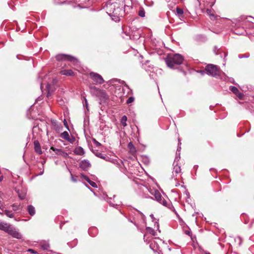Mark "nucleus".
Instances as JSON below:
<instances>
[{
    "label": "nucleus",
    "instance_id": "obj_1",
    "mask_svg": "<svg viewBox=\"0 0 254 254\" xmlns=\"http://www.w3.org/2000/svg\"><path fill=\"white\" fill-rule=\"evenodd\" d=\"M184 61L183 57L180 54L168 56L166 59L167 65L172 68H176V66L182 64Z\"/></svg>",
    "mask_w": 254,
    "mask_h": 254
},
{
    "label": "nucleus",
    "instance_id": "obj_2",
    "mask_svg": "<svg viewBox=\"0 0 254 254\" xmlns=\"http://www.w3.org/2000/svg\"><path fill=\"white\" fill-rule=\"evenodd\" d=\"M205 71L208 75L213 77L219 76L221 73L220 68L213 64H207L205 67Z\"/></svg>",
    "mask_w": 254,
    "mask_h": 254
},
{
    "label": "nucleus",
    "instance_id": "obj_3",
    "mask_svg": "<svg viewBox=\"0 0 254 254\" xmlns=\"http://www.w3.org/2000/svg\"><path fill=\"white\" fill-rule=\"evenodd\" d=\"M89 77L96 84H101L104 82L102 76L97 73L91 72L89 73Z\"/></svg>",
    "mask_w": 254,
    "mask_h": 254
},
{
    "label": "nucleus",
    "instance_id": "obj_4",
    "mask_svg": "<svg viewBox=\"0 0 254 254\" xmlns=\"http://www.w3.org/2000/svg\"><path fill=\"white\" fill-rule=\"evenodd\" d=\"M116 5L115 4L111 5V9L114 8V10L112 11V13H111V16L117 17L118 18L120 17H122L124 14L125 11L123 10V9L119 6H117L115 8Z\"/></svg>",
    "mask_w": 254,
    "mask_h": 254
},
{
    "label": "nucleus",
    "instance_id": "obj_5",
    "mask_svg": "<svg viewBox=\"0 0 254 254\" xmlns=\"http://www.w3.org/2000/svg\"><path fill=\"white\" fill-rule=\"evenodd\" d=\"M56 59L58 61H68L70 62H74L75 58L70 55L65 54H58L56 56Z\"/></svg>",
    "mask_w": 254,
    "mask_h": 254
},
{
    "label": "nucleus",
    "instance_id": "obj_6",
    "mask_svg": "<svg viewBox=\"0 0 254 254\" xmlns=\"http://www.w3.org/2000/svg\"><path fill=\"white\" fill-rule=\"evenodd\" d=\"M7 233L15 238L18 239L22 238V235L21 234L19 233L12 226H11V229H9Z\"/></svg>",
    "mask_w": 254,
    "mask_h": 254
},
{
    "label": "nucleus",
    "instance_id": "obj_7",
    "mask_svg": "<svg viewBox=\"0 0 254 254\" xmlns=\"http://www.w3.org/2000/svg\"><path fill=\"white\" fill-rule=\"evenodd\" d=\"M51 149L54 151L55 153L58 155L62 156L65 158H66L68 157V154L61 149H58L54 147H51Z\"/></svg>",
    "mask_w": 254,
    "mask_h": 254
},
{
    "label": "nucleus",
    "instance_id": "obj_8",
    "mask_svg": "<svg viewBox=\"0 0 254 254\" xmlns=\"http://www.w3.org/2000/svg\"><path fill=\"white\" fill-rule=\"evenodd\" d=\"M93 89L96 91L97 96L102 98L104 99H106L107 98V95L104 91L100 90L95 87H94Z\"/></svg>",
    "mask_w": 254,
    "mask_h": 254
},
{
    "label": "nucleus",
    "instance_id": "obj_9",
    "mask_svg": "<svg viewBox=\"0 0 254 254\" xmlns=\"http://www.w3.org/2000/svg\"><path fill=\"white\" fill-rule=\"evenodd\" d=\"M230 90L235 95H237V96L240 99H243L244 97V94L240 92L239 90V89L235 86H231L230 87Z\"/></svg>",
    "mask_w": 254,
    "mask_h": 254
},
{
    "label": "nucleus",
    "instance_id": "obj_10",
    "mask_svg": "<svg viewBox=\"0 0 254 254\" xmlns=\"http://www.w3.org/2000/svg\"><path fill=\"white\" fill-rule=\"evenodd\" d=\"M79 167L83 170H87L91 167V164L88 160H83L80 162Z\"/></svg>",
    "mask_w": 254,
    "mask_h": 254
},
{
    "label": "nucleus",
    "instance_id": "obj_11",
    "mask_svg": "<svg viewBox=\"0 0 254 254\" xmlns=\"http://www.w3.org/2000/svg\"><path fill=\"white\" fill-rule=\"evenodd\" d=\"M160 203L162 204L164 206L167 207L168 208H169L171 210L174 212L175 213H177L176 211H175L174 207L173 206L172 204L170 201H167L164 198H162L161 202Z\"/></svg>",
    "mask_w": 254,
    "mask_h": 254
},
{
    "label": "nucleus",
    "instance_id": "obj_12",
    "mask_svg": "<svg viewBox=\"0 0 254 254\" xmlns=\"http://www.w3.org/2000/svg\"><path fill=\"white\" fill-rule=\"evenodd\" d=\"M10 224L4 222H0V230H2L7 233L9 229H11Z\"/></svg>",
    "mask_w": 254,
    "mask_h": 254
},
{
    "label": "nucleus",
    "instance_id": "obj_13",
    "mask_svg": "<svg viewBox=\"0 0 254 254\" xmlns=\"http://www.w3.org/2000/svg\"><path fill=\"white\" fill-rule=\"evenodd\" d=\"M34 149L35 152L38 154H41L42 153V150L41 149V146L38 141H35L34 142Z\"/></svg>",
    "mask_w": 254,
    "mask_h": 254
},
{
    "label": "nucleus",
    "instance_id": "obj_14",
    "mask_svg": "<svg viewBox=\"0 0 254 254\" xmlns=\"http://www.w3.org/2000/svg\"><path fill=\"white\" fill-rule=\"evenodd\" d=\"M74 153L75 155L82 156L84 154L85 152L82 147L80 146H78L75 148L74 150Z\"/></svg>",
    "mask_w": 254,
    "mask_h": 254
},
{
    "label": "nucleus",
    "instance_id": "obj_15",
    "mask_svg": "<svg viewBox=\"0 0 254 254\" xmlns=\"http://www.w3.org/2000/svg\"><path fill=\"white\" fill-rule=\"evenodd\" d=\"M152 194L154 195L155 199L157 201H158L159 202H161L162 199L163 198L162 197V195L158 190H154L153 193H152Z\"/></svg>",
    "mask_w": 254,
    "mask_h": 254
},
{
    "label": "nucleus",
    "instance_id": "obj_16",
    "mask_svg": "<svg viewBox=\"0 0 254 254\" xmlns=\"http://www.w3.org/2000/svg\"><path fill=\"white\" fill-rule=\"evenodd\" d=\"M181 172V167L177 165H174L173 170V172H172L173 177L175 178L177 176V175L180 173Z\"/></svg>",
    "mask_w": 254,
    "mask_h": 254
},
{
    "label": "nucleus",
    "instance_id": "obj_17",
    "mask_svg": "<svg viewBox=\"0 0 254 254\" xmlns=\"http://www.w3.org/2000/svg\"><path fill=\"white\" fill-rule=\"evenodd\" d=\"M60 73L62 75L66 76H73L74 75V72L71 69H64L60 71Z\"/></svg>",
    "mask_w": 254,
    "mask_h": 254
},
{
    "label": "nucleus",
    "instance_id": "obj_18",
    "mask_svg": "<svg viewBox=\"0 0 254 254\" xmlns=\"http://www.w3.org/2000/svg\"><path fill=\"white\" fill-rule=\"evenodd\" d=\"M27 210L28 213L32 216H34L36 213L35 208L32 205H29L27 206Z\"/></svg>",
    "mask_w": 254,
    "mask_h": 254
},
{
    "label": "nucleus",
    "instance_id": "obj_19",
    "mask_svg": "<svg viewBox=\"0 0 254 254\" xmlns=\"http://www.w3.org/2000/svg\"><path fill=\"white\" fill-rule=\"evenodd\" d=\"M61 137L64 139H66L69 141H70V139L69 137V133L67 131H65L61 133Z\"/></svg>",
    "mask_w": 254,
    "mask_h": 254
},
{
    "label": "nucleus",
    "instance_id": "obj_20",
    "mask_svg": "<svg viewBox=\"0 0 254 254\" xmlns=\"http://www.w3.org/2000/svg\"><path fill=\"white\" fill-rule=\"evenodd\" d=\"M150 248L154 252H157L158 250V246L156 244L154 241H151L150 244Z\"/></svg>",
    "mask_w": 254,
    "mask_h": 254
},
{
    "label": "nucleus",
    "instance_id": "obj_21",
    "mask_svg": "<svg viewBox=\"0 0 254 254\" xmlns=\"http://www.w3.org/2000/svg\"><path fill=\"white\" fill-rule=\"evenodd\" d=\"M17 193H18L19 197L21 199H23L25 198L26 195V192L23 190H16Z\"/></svg>",
    "mask_w": 254,
    "mask_h": 254
},
{
    "label": "nucleus",
    "instance_id": "obj_22",
    "mask_svg": "<svg viewBox=\"0 0 254 254\" xmlns=\"http://www.w3.org/2000/svg\"><path fill=\"white\" fill-rule=\"evenodd\" d=\"M84 178L92 187H97L96 183L93 181H91L88 177L85 176H84Z\"/></svg>",
    "mask_w": 254,
    "mask_h": 254
},
{
    "label": "nucleus",
    "instance_id": "obj_23",
    "mask_svg": "<svg viewBox=\"0 0 254 254\" xmlns=\"http://www.w3.org/2000/svg\"><path fill=\"white\" fill-rule=\"evenodd\" d=\"M128 148L129 149V151L131 153H134L136 152V149L132 143V142H130L127 145Z\"/></svg>",
    "mask_w": 254,
    "mask_h": 254
},
{
    "label": "nucleus",
    "instance_id": "obj_24",
    "mask_svg": "<svg viewBox=\"0 0 254 254\" xmlns=\"http://www.w3.org/2000/svg\"><path fill=\"white\" fill-rule=\"evenodd\" d=\"M97 230L95 228H90L88 230L89 234L92 237H94L97 233Z\"/></svg>",
    "mask_w": 254,
    "mask_h": 254
},
{
    "label": "nucleus",
    "instance_id": "obj_25",
    "mask_svg": "<svg viewBox=\"0 0 254 254\" xmlns=\"http://www.w3.org/2000/svg\"><path fill=\"white\" fill-rule=\"evenodd\" d=\"M4 212L5 214L9 218H13L14 216V214L11 211L5 210H4Z\"/></svg>",
    "mask_w": 254,
    "mask_h": 254
},
{
    "label": "nucleus",
    "instance_id": "obj_26",
    "mask_svg": "<svg viewBox=\"0 0 254 254\" xmlns=\"http://www.w3.org/2000/svg\"><path fill=\"white\" fill-rule=\"evenodd\" d=\"M11 206L14 211H17L21 209L20 205L17 203L13 204Z\"/></svg>",
    "mask_w": 254,
    "mask_h": 254
},
{
    "label": "nucleus",
    "instance_id": "obj_27",
    "mask_svg": "<svg viewBox=\"0 0 254 254\" xmlns=\"http://www.w3.org/2000/svg\"><path fill=\"white\" fill-rule=\"evenodd\" d=\"M127 121V117L126 116H124L122 117L121 119V124L124 126L126 127L127 126L126 122Z\"/></svg>",
    "mask_w": 254,
    "mask_h": 254
},
{
    "label": "nucleus",
    "instance_id": "obj_28",
    "mask_svg": "<svg viewBox=\"0 0 254 254\" xmlns=\"http://www.w3.org/2000/svg\"><path fill=\"white\" fill-rule=\"evenodd\" d=\"M146 229H147V231L152 235L155 236L156 235V232L153 229H152L150 227H147L146 228Z\"/></svg>",
    "mask_w": 254,
    "mask_h": 254
},
{
    "label": "nucleus",
    "instance_id": "obj_29",
    "mask_svg": "<svg viewBox=\"0 0 254 254\" xmlns=\"http://www.w3.org/2000/svg\"><path fill=\"white\" fill-rule=\"evenodd\" d=\"M206 12L208 15H209L211 19L215 18L216 16L211 13V10L210 9H207L206 10Z\"/></svg>",
    "mask_w": 254,
    "mask_h": 254
},
{
    "label": "nucleus",
    "instance_id": "obj_30",
    "mask_svg": "<svg viewBox=\"0 0 254 254\" xmlns=\"http://www.w3.org/2000/svg\"><path fill=\"white\" fill-rule=\"evenodd\" d=\"M176 12L179 16H181V15H183V14L184 13L183 10L182 8H179V7H177Z\"/></svg>",
    "mask_w": 254,
    "mask_h": 254
},
{
    "label": "nucleus",
    "instance_id": "obj_31",
    "mask_svg": "<svg viewBox=\"0 0 254 254\" xmlns=\"http://www.w3.org/2000/svg\"><path fill=\"white\" fill-rule=\"evenodd\" d=\"M138 15L141 17H143L145 16V11L143 9H140L138 11Z\"/></svg>",
    "mask_w": 254,
    "mask_h": 254
},
{
    "label": "nucleus",
    "instance_id": "obj_32",
    "mask_svg": "<svg viewBox=\"0 0 254 254\" xmlns=\"http://www.w3.org/2000/svg\"><path fill=\"white\" fill-rule=\"evenodd\" d=\"M184 232H185V233L186 235H187L189 236L190 237V238H191V239H192V236H191V231H190V230L189 229H187V230H185L184 231Z\"/></svg>",
    "mask_w": 254,
    "mask_h": 254
},
{
    "label": "nucleus",
    "instance_id": "obj_33",
    "mask_svg": "<svg viewBox=\"0 0 254 254\" xmlns=\"http://www.w3.org/2000/svg\"><path fill=\"white\" fill-rule=\"evenodd\" d=\"M96 156H98V157L100 158H102V159H103L104 160H107V159H106V157L104 156L103 155V154H102L101 153H98L96 154Z\"/></svg>",
    "mask_w": 254,
    "mask_h": 254
},
{
    "label": "nucleus",
    "instance_id": "obj_34",
    "mask_svg": "<svg viewBox=\"0 0 254 254\" xmlns=\"http://www.w3.org/2000/svg\"><path fill=\"white\" fill-rule=\"evenodd\" d=\"M134 100V98L133 97H130L127 101V104H129L132 102H133Z\"/></svg>",
    "mask_w": 254,
    "mask_h": 254
},
{
    "label": "nucleus",
    "instance_id": "obj_35",
    "mask_svg": "<svg viewBox=\"0 0 254 254\" xmlns=\"http://www.w3.org/2000/svg\"><path fill=\"white\" fill-rule=\"evenodd\" d=\"M41 248L43 250H48L49 248V244H44L41 245Z\"/></svg>",
    "mask_w": 254,
    "mask_h": 254
},
{
    "label": "nucleus",
    "instance_id": "obj_36",
    "mask_svg": "<svg viewBox=\"0 0 254 254\" xmlns=\"http://www.w3.org/2000/svg\"><path fill=\"white\" fill-rule=\"evenodd\" d=\"M114 163L116 164L118 167H120L123 164L122 161H120V162L116 161V162H114Z\"/></svg>",
    "mask_w": 254,
    "mask_h": 254
},
{
    "label": "nucleus",
    "instance_id": "obj_37",
    "mask_svg": "<svg viewBox=\"0 0 254 254\" xmlns=\"http://www.w3.org/2000/svg\"><path fill=\"white\" fill-rule=\"evenodd\" d=\"M84 101H85V102L84 104V106H85L86 107V109L88 111L89 110L87 100L86 98H84Z\"/></svg>",
    "mask_w": 254,
    "mask_h": 254
},
{
    "label": "nucleus",
    "instance_id": "obj_38",
    "mask_svg": "<svg viewBox=\"0 0 254 254\" xmlns=\"http://www.w3.org/2000/svg\"><path fill=\"white\" fill-rule=\"evenodd\" d=\"M71 175V179L72 181L73 182H76L77 181L76 179L73 176L71 173H70Z\"/></svg>",
    "mask_w": 254,
    "mask_h": 254
},
{
    "label": "nucleus",
    "instance_id": "obj_39",
    "mask_svg": "<svg viewBox=\"0 0 254 254\" xmlns=\"http://www.w3.org/2000/svg\"><path fill=\"white\" fill-rule=\"evenodd\" d=\"M49 85L48 84L47 85V89H48V94H47V97H49L50 96V90H49Z\"/></svg>",
    "mask_w": 254,
    "mask_h": 254
},
{
    "label": "nucleus",
    "instance_id": "obj_40",
    "mask_svg": "<svg viewBox=\"0 0 254 254\" xmlns=\"http://www.w3.org/2000/svg\"><path fill=\"white\" fill-rule=\"evenodd\" d=\"M28 251L30 252V253H32V254H36V252L34 250H33V249H29L28 250Z\"/></svg>",
    "mask_w": 254,
    "mask_h": 254
},
{
    "label": "nucleus",
    "instance_id": "obj_41",
    "mask_svg": "<svg viewBox=\"0 0 254 254\" xmlns=\"http://www.w3.org/2000/svg\"><path fill=\"white\" fill-rule=\"evenodd\" d=\"M94 141L95 142V143L97 145V146H100L101 145V143H99V142H98L97 141H96L95 139H94Z\"/></svg>",
    "mask_w": 254,
    "mask_h": 254
},
{
    "label": "nucleus",
    "instance_id": "obj_42",
    "mask_svg": "<svg viewBox=\"0 0 254 254\" xmlns=\"http://www.w3.org/2000/svg\"><path fill=\"white\" fill-rule=\"evenodd\" d=\"M64 125L66 127L68 128V125H67V122L65 120H64Z\"/></svg>",
    "mask_w": 254,
    "mask_h": 254
},
{
    "label": "nucleus",
    "instance_id": "obj_43",
    "mask_svg": "<svg viewBox=\"0 0 254 254\" xmlns=\"http://www.w3.org/2000/svg\"><path fill=\"white\" fill-rule=\"evenodd\" d=\"M2 180H3V176H0V182L2 181Z\"/></svg>",
    "mask_w": 254,
    "mask_h": 254
},
{
    "label": "nucleus",
    "instance_id": "obj_44",
    "mask_svg": "<svg viewBox=\"0 0 254 254\" xmlns=\"http://www.w3.org/2000/svg\"><path fill=\"white\" fill-rule=\"evenodd\" d=\"M180 184L179 183H177L176 184V186L177 187L178 186H179Z\"/></svg>",
    "mask_w": 254,
    "mask_h": 254
},
{
    "label": "nucleus",
    "instance_id": "obj_45",
    "mask_svg": "<svg viewBox=\"0 0 254 254\" xmlns=\"http://www.w3.org/2000/svg\"><path fill=\"white\" fill-rule=\"evenodd\" d=\"M1 206H2V204L1 203V202H0V208H1Z\"/></svg>",
    "mask_w": 254,
    "mask_h": 254
},
{
    "label": "nucleus",
    "instance_id": "obj_46",
    "mask_svg": "<svg viewBox=\"0 0 254 254\" xmlns=\"http://www.w3.org/2000/svg\"><path fill=\"white\" fill-rule=\"evenodd\" d=\"M0 214H2V212H0Z\"/></svg>",
    "mask_w": 254,
    "mask_h": 254
},
{
    "label": "nucleus",
    "instance_id": "obj_47",
    "mask_svg": "<svg viewBox=\"0 0 254 254\" xmlns=\"http://www.w3.org/2000/svg\"><path fill=\"white\" fill-rule=\"evenodd\" d=\"M209 254V253H208V254Z\"/></svg>",
    "mask_w": 254,
    "mask_h": 254
}]
</instances>
